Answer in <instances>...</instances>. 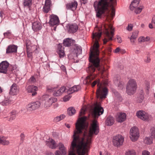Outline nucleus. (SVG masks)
<instances>
[{
    "mask_svg": "<svg viewBox=\"0 0 155 155\" xmlns=\"http://www.w3.org/2000/svg\"><path fill=\"white\" fill-rule=\"evenodd\" d=\"M86 119L79 118L76 124V129L74 131L68 155H75V152L78 155H84L88 150L92 135L94 134H97L99 132L97 122L94 120L91 124L89 132L87 133L88 124L86 122Z\"/></svg>",
    "mask_w": 155,
    "mask_h": 155,
    "instance_id": "nucleus-1",
    "label": "nucleus"
},
{
    "mask_svg": "<svg viewBox=\"0 0 155 155\" xmlns=\"http://www.w3.org/2000/svg\"><path fill=\"white\" fill-rule=\"evenodd\" d=\"M101 35V32H97L93 33L92 36V39L95 42L92 49L91 51L89 58V61L92 63L88 68V71L90 73H92L95 71V68L102 73L104 70V67L100 65V60L98 57L99 45L98 40L100 38Z\"/></svg>",
    "mask_w": 155,
    "mask_h": 155,
    "instance_id": "nucleus-2",
    "label": "nucleus"
},
{
    "mask_svg": "<svg viewBox=\"0 0 155 155\" xmlns=\"http://www.w3.org/2000/svg\"><path fill=\"white\" fill-rule=\"evenodd\" d=\"M116 5V0H99L94 2V7L96 13V16L100 17L102 15L110 6L111 12L107 15V19L111 20L115 15V10L114 6Z\"/></svg>",
    "mask_w": 155,
    "mask_h": 155,
    "instance_id": "nucleus-3",
    "label": "nucleus"
},
{
    "mask_svg": "<svg viewBox=\"0 0 155 155\" xmlns=\"http://www.w3.org/2000/svg\"><path fill=\"white\" fill-rule=\"evenodd\" d=\"M97 84V89L96 91V96L97 98H104L107 94V89L105 87L108 84V81L105 80L103 82H100L99 80L94 81L91 84L92 87H94Z\"/></svg>",
    "mask_w": 155,
    "mask_h": 155,
    "instance_id": "nucleus-4",
    "label": "nucleus"
},
{
    "mask_svg": "<svg viewBox=\"0 0 155 155\" xmlns=\"http://www.w3.org/2000/svg\"><path fill=\"white\" fill-rule=\"evenodd\" d=\"M104 27L105 29V33L106 38L103 41L104 43L105 44L108 41L112 39V38L114 35V29L113 28L111 24H107L106 25H104Z\"/></svg>",
    "mask_w": 155,
    "mask_h": 155,
    "instance_id": "nucleus-5",
    "label": "nucleus"
},
{
    "mask_svg": "<svg viewBox=\"0 0 155 155\" xmlns=\"http://www.w3.org/2000/svg\"><path fill=\"white\" fill-rule=\"evenodd\" d=\"M137 83L136 81L133 79H130L128 81L126 86V92L129 95L134 94L137 88Z\"/></svg>",
    "mask_w": 155,
    "mask_h": 155,
    "instance_id": "nucleus-6",
    "label": "nucleus"
},
{
    "mask_svg": "<svg viewBox=\"0 0 155 155\" xmlns=\"http://www.w3.org/2000/svg\"><path fill=\"white\" fill-rule=\"evenodd\" d=\"M42 99L45 101L43 107L46 109H48L53 103L57 101V99L56 98L51 97L48 95H44L42 96Z\"/></svg>",
    "mask_w": 155,
    "mask_h": 155,
    "instance_id": "nucleus-7",
    "label": "nucleus"
},
{
    "mask_svg": "<svg viewBox=\"0 0 155 155\" xmlns=\"http://www.w3.org/2000/svg\"><path fill=\"white\" fill-rule=\"evenodd\" d=\"M140 136L139 131L136 127L131 128L130 131V137L131 140L133 142L137 141Z\"/></svg>",
    "mask_w": 155,
    "mask_h": 155,
    "instance_id": "nucleus-8",
    "label": "nucleus"
},
{
    "mask_svg": "<svg viewBox=\"0 0 155 155\" xmlns=\"http://www.w3.org/2000/svg\"><path fill=\"white\" fill-rule=\"evenodd\" d=\"M124 140V137L122 135H116L113 137L112 141L113 144L115 147H120L123 145Z\"/></svg>",
    "mask_w": 155,
    "mask_h": 155,
    "instance_id": "nucleus-9",
    "label": "nucleus"
},
{
    "mask_svg": "<svg viewBox=\"0 0 155 155\" xmlns=\"http://www.w3.org/2000/svg\"><path fill=\"white\" fill-rule=\"evenodd\" d=\"M104 112V109L99 104L97 103L92 112V115L95 117H97L102 114Z\"/></svg>",
    "mask_w": 155,
    "mask_h": 155,
    "instance_id": "nucleus-10",
    "label": "nucleus"
},
{
    "mask_svg": "<svg viewBox=\"0 0 155 155\" xmlns=\"http://www.w3.org/2000/svg\"><path fill=\"white\" fill-rule=\"evenodd\" d=\"M137 117L143 121H147L151 117V116L145 111L140 110L136 113Z\"/></svg>",
    "mask_w": 155,
    "mask_h": 155,
    "instance_id": "nucleus-11",
    "label": "nucleus"
},
{
    "mask_svg": "<svg viewBox=\"0 0 155 155\" xmlns=\"http://www.w3.org/2000/svg\"><path fill=\"white\" fill-rule=\"evenodd\" d=\"M40 102L39 101H36L28 104L26 107V108L27 110L30 112L38 109L40 107Z\"/></svg>",
    "mask_w": 155,
    "mask_h": 155,
    "instance_id": "nucleus-12",
    "label": "nucleus"
},
{
    "mask_svg": "<svg viewBox=\"0 0 155 155\" xmlns=\"http://www.w3.org/2000/svg\"><path fill=\"white\" fill-rule=\"evenodd\" d=\"M9 64L6 61H3L0 63V73L7 74Z\"/></svg>",
    "mask_w": 155,
    "mask_h": 155,
    "instance_id": "nucleus-13",
    "label": "nucleus"
},
{
    "mask_svg": "<svg viewBox=\"0 0 155 155\" xmlns=\"http://www.w3.org/2000/svg\"><path fill=\"white\" fill-rule=\"evenodd\" d=\"M67 29L70 33H74L78 30V27L76 24H68L66 25Z\"/></svg>",
    "mask_w": 155,
    "mask_h": 155,
    "instance_id": "nucleus-14",
    "label": "nucleus"
},
{
    "mask_svg": "<svg viewBox=\"0 0 155 155\" xmlns=\"http://www.w3.org/2000/svg\"><path fill=\"white\" fill-rule=\"evenodd\" d=\"M50 18L49 23L51 25L54 26L58 25L59 23L58 18L56 15L52 14L50 15Z\"/></svg>",
    "mask_w": 155,
    "mask_h": 155,
    "instance_id": "nucleus-15",
    "label": "nucleus"
},
{
    "mask_svg": "<svg viewBox=\"0 0 155 155\" xmlns=\"http://www.w3.org/2000/svg\"><path fill=\"white\" fill-rule=\"evenodd\" d=\"M19 92V89L17 84H13L11 87L10 94L12 95H17Z\"/></svg>",
    "mask_w": 155,
    "mask_h": 155,
    "instance_id": "nucleus-16",
    "label": "nucleus"
},
{
    "mask_svg": "<svg viewBox=\"0 0 155 155\" xmlns=\"http://www.w3.org/2000/svg\"><path fill=\"white\" fill-rule=\"evenodd\" d=\"M38 90V87L34 85H29L26 88V90L28 93H31L32 95L34 96L37 94L36 91Z\"/></svg>",
    "mask_w": 155,
    "mask_h": 155,
    "instance_id": "nucleus-17",
    "label": "nucleus"
},
{
    "mask_svg": "<svg viewBox=\"0 0 155 155\" xmlns=\"http://www.w3.org/2000/svg\"><path fill=\"white\" fill-rule=\"evenodd\" d=\"M77 2L75 1H73L66 4L67 9H70L72 11L75 10L77 8Z\"/></svg>",
    "mask_w": 155,
    "mask_h": 155,
    "instance_id": "nucleus-18",
    "label": "nucleus"
},
{
    "mask_svg": "<svg viewBox=\"0 0 155 155\" xmlns=\"http://www.w3.org/2000/svg\"><path fill=\"white\" fill-rule=\"evenodd\" d=\"M17 48L18 47L16 45H9L6 48V53L9 54L16 52L17 51Z\"/></svg>",
    "mask_w": 155,
    "mask_h": 155,
    "instance_id": "nucleus-19",
    "label": "nucleus"
},
{
    "mask_svg": "<svg viewBox=\"0 0 155 155\" xmlns=\"http://www.w3.org/2000/svg\"><path fill=\"white\" fill-rule=\"evenodd\" d=\"M64 49V48L62 47L61 45L60 44L58 45L57 52L61 58L64 57L65 56Z\"/></svg>",
    "mask_w": 155,
    "mask_h": 155,
    "instance_id": "nucleus-20",
    "label": "nucleus"
},
{
    "mask_svg": "<svg viewBox=\"0 0 155 155\" xmlns=\"http://www.w3.org/2000/svg\"><path fill=\"white\" fill-rule=\"evenodd\" d=\"M46 145L51 149H55L57 145L55 141L52 139H49V140L46 142Z\"/></svg>",
    "mask_w": 155,
    "mask_h": 155,
    "instance_id": "nucleus-21",
    "label": "nucleus"
},
{
    "mask_svg": "<svg viewBox=\"0 0 155 155\" xmlns=\"http://www.w3.org/2000/svg\"><path fill=\"white\" fill-rule=\"evenodd\" d=\"M67 90V89H66L65 87H62L58 90L54 91L53 95L55 96H60L64 92H67L66 90Z\"/></svg>",
    "mask_w": 155,
    "mask_h": 155,
    "instance_id": "nucleus-22",
    "label": "nucleus"
},
{
    "mask_svg": "<svg viewBox=\"0 0 155 155\" xmlns=\"http://www.w3.org/2000/svg\"><path fill=\"white\" fill-rule=\"evenodd\" d=\"M81 89V87L80 85H75L69 88L67 91V93L68 94H71L79 91Z\"/></svg>",
    "mask_w": 155,
    "mask_h": 155,
    "instance_id": "nucleus-23",
    "label": "nucleus"
},
{
    "mask_svg": "<svg viewBox=\"0 0 155 155\" xmlns=\"http://www.w3.org/2000/svg\"><path fill=\"white\" fill-rule=\"evenodd\" d=\"M126 118V115L124 113L118 114L116 118V120L119 122H121L125 120Z\"/></svg>",
    "mask_w": 155,
    "mask_h": 155,
    "instance_id": "nucleus-24",
    "label": "nucleus"
},
{
    "mask_svg": "<svg viewBox=\"0 0 155 155\" xmlns=\"http://www.w3.org/2000/svg\"><path fill=\"white\" fill-rule=\"evenodd\" d=\"M32 27L34 31H37L41 29V26L40 23L37 21L33 23Z\"/></svg>",
    "mask_w": 155,
    "mask_h": 155,
    "instance_id": "nucleus-25",
    "label": "nucleus"
},
{
    "mask_svg": "<svg viewBox=\"0 0 155 155\" xmlns=\"http://www.w3.org/2000/svg\"><path fill=\"white\" fill-rule=\"evenodd\" d=\"M74 42V41L73 39L67 38L64 39L63 42V44L65 46L68 47L71 45Z\"/></svg>",
    "mask_w": 155,
    "mask_h": 155,
    "instance_id": "nucleus-26",
    "label": "nucleus"
},
{
    "mask_svg": "<svg viewBox=\"0 0 155 155\" xmlns=\"http://www.w3.org/2000/svg\"><path fill=\"white\" fill-rule=\"evenodd\" d=\"M139 0H134L130 5V8L131 10H133L136 8L139 3Z\"/></svg>",
    "mask_w": 155,
    "mask_h": 155,
    "instance_id": "nucleus-27",
    "label": "nucleus"
},
{
    "mask_svg": "<svg viewBox=\"0 0 155 155\" xmlns=\"http://www.w3.org/2000/svg\"><path fill=\"white\" fill-rule=\"evenodd\" d=\"M114 123V119L111 117H108L106 120V124L107 126H111Z\"/></svg>",
    "mask_w": 155,
    "mask_h": 155,
    "instance_id": "nucleus-28",
    "label": "nucleus"
},
{
    "mask_svg": "<svg viewBox=\"0 0 155 155\" xmlns=\"http://www.w3.org/2000/svg\"><path fill=\"white\" fill-rule=\"evenodd\" d=\"M95 76L94 74H91L89 76L86 77V79L84 81V82L86 84H89L91 80L95 78Z\"/></svg>",
    "mask_w": 155,
    "mask_h": 155,
    "instance_id": "nucleus-29",
    "label": "nucleus"
},
{
    "mask_svg": "<svg viewBox=\"0 0 155 155\" xmlns=\"http://www.w3.org/2000/svg\"><path fill=\"white\" fill-rule=\"evenodd\" d=\"M23 5L24 7L30 8L32 4V0H24Z\"/></svg>",
    "mask_w": 155,
    "mask_h": 155,
    "instance_id": "nucleus-30",
    "label": "nucleus"
},
{
    "mask_svg": "<svg viewBox=\"0 0 155 155\" xmlns=\"http://www.w3.org/2000/svg\"><path fill=\"white\" fill-rule=\"evenodd\" d=\"M114 83L118 85L119 89H122L123 87V83L122 81H121L120 79H118L117 80H115L114 81Z\"/></svg>",
    "mask_w": 155,
    "mask_h": 155,
    "instance_id": "nucleus-31",
    "label": "nucleus"
},
{
    "mask_svg": "<svg viewBox=\"0 0 155 155\" xmlns=\"http://www.w3.org/2000/svg\"><path fill=\"white\" fill-rule=\"evenodd\" d=\"M65 117V115L64 114H62L54 118L53 120L54 122H58L64 119Z\"/></svg>",
    "mask_w": 155,
    "mask_h": 155,
    "instance_id": "nucleus-32",
    "label": "nucleus"
},
{
    "mask_svg": "<svg viewBox=\"0 0 155 155\" xmlns=\"http://www.w3.org/2000/svg\"><path fill=\"white\" fill-rule=\"evenodd\" d=\"M27 51L28 52H32L33 51L36 50V46L35 45L32 46L30 45H26Z\"/></svg>",
    "mask_w": 155,
    "mask_h": 155,
    "instance_id": "nucleus-33",
    "label": "nucleus"
},
{
    "mask_svg": "<svg viewBox=\"0 0 155 155\" xmlns=\"http://www.w3.org/2000/svg\"><path fill=\"white\" fill-rule=\"evenodd\" d=\"M76 113V110L73 107H69L67 111L68 114L70 116H72Z\"/></svg>",
    "mask_w": 155,
    "mask_h": 155,
    "instance_id": "nucleus-34",
    "label": "nucleus"
},
{
    "mask_svg": "<svg viewBox=\"0 0 155 155\" xmlns=\"http://www.w3.org/2000/svg\"><path fill=\"white\" fill-rule=\"evenodd\" d=\"M82 50L81 47L75 45L74 48V52L76 54H79L81 53Z\"/></svg>",
    "mask_w": 155,
    "mask_h": 155,
    "instance_id": "nucleus-35",
    "label": "nucleus"
},
{
    "mask_svg": "<svg viewBox=\"0 0 155 155\" xmlns=\"http://www.w3.org/2000/svg\"><path fill=\"white\" fill-rule=\"evenodd\" d=\"M150 135L153 140H155V126L151 127L150 129Z\"/></svg>",
    "mask_w": 155,
    "mask_h": 155,
    "instance_id": "nucleus-36",
    "label": "nucleus"
},
{
    "mask_svg": "<svg viewBox=\"0 0 155 155\" xmlns=\"http://www.w3.org/2000/svg\"><path fill=\"white\" fill-rule=\"evenodd\" d=\"M153 139L151 137H146L144 140V142L145 143L150 145L153 143Z\"/></svg>",
    "mask_w": 155,
    "mask_h": 155,
    "instance_id": "nucleus-37",
    "label": "nucleus"
},
{
    "mask_svg": "<svg viewBox=\"0 0 155 155\" xmlns=\"http://www.w3.org/2000/svg\"><path fill=\"white\" fill-rule=\"evenodd\" d=\"M17 112L15 110H12L11 113V116L8 120L10 121H12L14 120L17 115Z\"/></svg>",
    "mask_w": 155,
    "mask_h": 155,
    "instance_id": "nucleus-38",
    "label": "nucleus"
},
{
    "mask_svg": "<svg viewBox=\"0 0 155 155\" xmlns=\"http://www.w3.org/2000/svg\"><path fill=\"white\" fill-rule=\"evenodd\" d=\"M0 144L3 145H8L9 144V141L6 140L3 137L0 138Z\"/></svg>",
    "mask_w": 155,
    "mask_h": 155,
    "instance_id": "nucleus-39",
    "label": "nucleus"
},
{
    "mask_svg": "<svg viewBox=\"0 0 155 155\" xmlns=\"http://www.w3.org/2000/svg\"><path fill=\"white\" fill-rule=\"evenodd\" d=\"M5 38H11L12 35V33L10 30H8L3 34Z\"/></svg>",
    "mask_w": 155,
    "mask_h": 155,
    "instance_id": "nucleus-40",
    "label": "nucleus"
},
{
    "mask_svg": "<svg viewBox=\"0 0 155 155\" xmlns=\"http://www.w3.org/2000/svg\"><path fill=\"white\" fill-rule=\"evenodd\" d=\"M125 155H136V153L133 150H129L126 153Z\"/></svg>",
    "mask_w": 155,
    "mask_h": 155,
    "instance_id": "nucleus-41",
    "label": "nucleus"
},
{
    "mask_svg": "<svg viewBox=\"0 0 155 155\" xmlns=\"http://www.w3.org/2000/svg\"><path fill=\"white\" fill-rule=\"evenodd\" d=\"M143 7L142 6H140L139 7L137 8H135L134 10H135V12L137 14H139L140 13L143 8Z\"/></svg>",
    "mask_w": 155,
    "mask_h": 155,
    "instance_id": "nucleus-42",
    "label": "nucleus"
},
{
    "mask_svg": "<svg viewBox=\"0 0 155 155\" xmlns=\"http://www.w3.org/2000/svg\"><path fill=\"white\" fill-rule=\"evenodd\" d=\"M138 31H135V32H133L132 33V35L131 37H130V38H135L136 39L138 35Z\"/></svg>",
    "mask_w": 155,
    "mask_h": 155,
    "instance_id": "nucleus-43",
    "label": "nucleus"
},
{
    "mask_svg": "<svg viewBox=\"0 0 155 155\" xmlns=\"http://www.w3.org/2000/svg\"><path fill=\"white\" fill-rule=\"evenodd\" d=\"M9 104V100H6L0 102V104L3 106H6Z\"/></svg>",
    "mask_w": 155,
    "mask_h": 155,
    "instance_id": "nucleus-44",
    "label": "nucleus"
},
{
    "mask_svg": "<svg viewBox=\"0 0 155 155\" xmlns=\"http://www.w3.org/2000/svg\"><path fill=\"white\" fill-rule=\"evenodd\" d=\"M86 110L85 107H83L81 109V110L79 113V116H81L84 114Z\"/></svg>",
    "mask_w": 155,
    "mask_h": 155,
    "instance_id": "nucleus-45",
    "label": "nucleus"
},
{
    "mask_svg": "<svg viewBox=\"0 0 155 155\" xmlns=\"http://www.w3.org/2000/svg\"><path fill=\"white\" fill-rule=\"evenodd\" d=\"M50 7L45 5L44 6V7L43 8V11L45 13H48L50 9Z\"/></svg>",
    "mask_w": 155,
    "mask_h": 155,
    "instance_id": "nucleus-46",
    "label": "nucleus"
},
{
    "mask_svg": "<svg viewBox=\"0 0 155 155\" xmlns=\"http://www.w3.org/2000/svg\"><path fill=\"white\" fill-rule=\"evenodd\" d=\"M71 98V96L69 95H67L65 96L63 98V101L66 102L69 101Z\"/></svg>",
    "mask_w": 155,
    "mask_h": 155,
    "instance_id": "nucleus-47",
    "label": "nucleus"
},
{
    "mask_svg": "<svg viewBox=\"0 0 155 155\" xmlns=\"http://www.w3.org/2000/svg\"><path fill=\"white\" fill-rule=\"evenodd\" d=\"M61 152L62 155H65L67 153V149L66 148H61L59 149Z\"/></svg>",
    "mask_w": 155,
    "mask_h": 155,
    "instance_id": "nucleus-48",
    "label": "nucleus"
},
{
    "mask_svg": "<svg viewBox=\"0 0 155 155\" xmlns=\"http://www.w3.org/2000/svg\"><path fill=\"white\" fill-rule=\"evenodd\" d=\"M51 4V0H46L45 5L50 7Z\"/></svg>",
    "mask_w": 155,
    "mask_h": 155,
    "instance_id": "nucleus-49",
    "label": "nucleus"
},
{
    "mask_svg": "<svg viewBox=\"0 0 155 155\" xmlns=\"http://www.w3.org/2000/svg\"><path fill=\"white\" fill-rule=\"evenodd\" d=\"M142 155H150V154L148 151L144 150L142 151Z\"/></svg>",
    "mask_w": 155,
    "mask_h": 155,
    "instance_id": "nucleus-50",
    "label": "nucleus"
},
{
    "mask_svg": "<svg viewBox=\"0 0 155 155\" xmlns=\"http://www.w3.org/2000/svg\"><path fill=\"white\" fill-rule=\"evenodd\" d=\"M29 81L31 83H35L36 81L35 79L34 78V77H31V78L29 79Z\"/></svg>",
    "mask_w": 155,
    "mask_h": 155,
    "instance_id": "nucleus-51",
    "label": "nucleus"
},
{
    "mask_svg": "<svg viewBox=\"0 0 155 155\" xmlns=\"http://www.w3.org/2000/svg\"><path fill=\"white\" fill-rule=\"evenodd\" d=\"M133 27V26L131 24H129L128 25V27L127 28V29L128 31H130L132 30Z\"/></svg>",
    "mask_w": 155,
    "mask_h": 155,
    "instance_id": "nucleus-52",
    "label": "nucleus"
},
{
    "mask_svg": "<svg viewBox=\"0 0 155 155\" xmlns=\"http://www.w3.org/2000/svg\"><path fill=\"white\" fill-rule=\"evenodd\" d=\"M58 147H59V149H61V148H66L64 147V144H63L61 143H59V144H58Z\"/></svg>",
    "mask_w": 155,
    "mask_h": 155,
    "instance_id": "nucleus-53",
    "label": "nucleus"
},
{
    "mask_svg": "<svg viewBox=\"0 0 155 155\" xmlns=\"http://www.w3.org/2000/svg\"><path fill=\"white\" fill-rule=\"evenodd\" d=\"M21 137V141L22 143L24 139L25 136L23 134H21L20 135Z\"/></svg>",
    "mask_w": 155,
    "mask_h": 155,
    "instance_id": "nucleus-54",
    "label": "nucleus"
},
{
    "mask_svg": "<svg viewBox=\"0 0 155 155\" xmlns=\"http://www.w3.org/2000/svg\"><path fill=\"white\" fill-rule=\"evenodd\" d=\"M130 41L133 44H134L135 42V38H130Z\"/></svg>",
    "mask_w": 155,
    "mask_h": 155,
    "instance_id": "nucleus-55",
    "label": "nucleus"
},
{
    "mask_svg": "<svg viewBox=\"0 0 155 155\" xmlns=\"http://www.w3.org/2000/svg\"><path fill=\"white\" fill-rule=\"evenodd\" d=\"M117 39L118 43H120L122 42V41L121 38L120 37L117 36Z\"/></svg>",
    "mask_w": 155,
    "mask_h": 155,
    "instance_id": "nucleus-56",
    "label": "nucleus"
},
{
    "mask_svg": "<svg viewBox=\"0 0 155 155\" xmlns=\"http://www.w3.org/2000/svg\"><path fill=\"white\" fill-rule=\"evenodd\" d=\"M150 61V57H147L146 59L145 60V61L147 63H149Z\"/></svg>",
    "mask_w": 155,
    "mask_h": 155,
    "instance_id": "nucleus-57",
    "label": "nucleus"
},
{
    "mask_svg": "<svg viewBox=\"0 0 155 155\" xmlns=\"http://www.w3.org/2000/svg\"><path fill=\"white\" fill-rule=\"evenodd\" d=\"M152 23L153 25H155V16L153 17L152 18Z\"/></svg>",
    "mask_w": 155,
    "mask_h": 155,
    "instance_id": "nucleus-58",
    "label": "nucleus"
},
{
    "mask_svg": "<svg viewBox=\"0 0 155 155\" xmlns=\"http://www.w3.org/2000/svg\"><path fill=\"white\" fill-rule=\"evenodd\" d=\"M54 88H53L52 87H48L47 90H48L49 91L51 92L54 91Z\"/></svg>",
    "mask_w": 155,
    "mask_h": 155,
    "instance_id": "nucleus-59",
    "label": "nucleus"
},
{
    "mask_svg": "<svg viewBox=\"0 0 155 155\" xmlns=\"http://www.w3.org/2000/svg\"><path fill=\"white\" fill-rule=\"evenodd\" d=\"M61 69L64 71L66 72V70L65 67L63 65H62L61 67Z\"/></svg>",
    "mask_w": 155,
    "mask_h": 155,
    "instance_id": "nucleus-60",
    "label": "nucleus"
},
{
    "mask_svg": "<svg viewBox=\"0 0 155 155\" xmlns=\"http://www.w3.org/2000/svg\"><path fill=\"white\" fill-rule=\"evenodd\" d=\"M120 48H117L115 50L114 52L115 53H117L119 52L120 51Z\"/></svg>",
    "mask_w": 155,
    "mask_h": 155,
    "instance_id": "nucleus-61",
    "label": "nucleus"
},
{
    "mask_svg": "<svg viewBox=\"0 0 155 155\" xmlns=\"http://www.w3.org/2000/svg\"><path fill=\"white\" fill-rule=\"evenodd\" d=\"M55 155H61V153L59 150H57L55 153Z\"/></svg>",
    "mask_w": 155,
    "mask_h": 155,
    "instance_id": "nucleus-62",
    "label": "nucleus"
},
{
    "mask_svg": "<svg viewBox=\"0 0 155 155\" xmlns=\"http://www.w3.org/2000/svg\"><path fill=\"white\" fill-rule=\"evenodd\" d=\"M138 40L139 42H143V37H140L138 39Z\"/></svg>",
    "mask_w": 155,
    "mask_h": 155,
    "instance_id": "nucleus-63",
    "label": "nucleus"
},
{
    "mask_svg": "<svg viewBox=\"0 0 155 155\" xmlns=\"http://www.w3.org/2000/svg\"><path fill=\"white\" fill-rule=\"evenodd\" d=\"M146 86H147V90H148L150 88V84L148 82H147V84H146Z\"/></svg>",
    "mask_w": 155,
    "mask_h": 155,
    "instance_id": "nucleus-64",
    "label": "nucleus"
}]
</instances>
